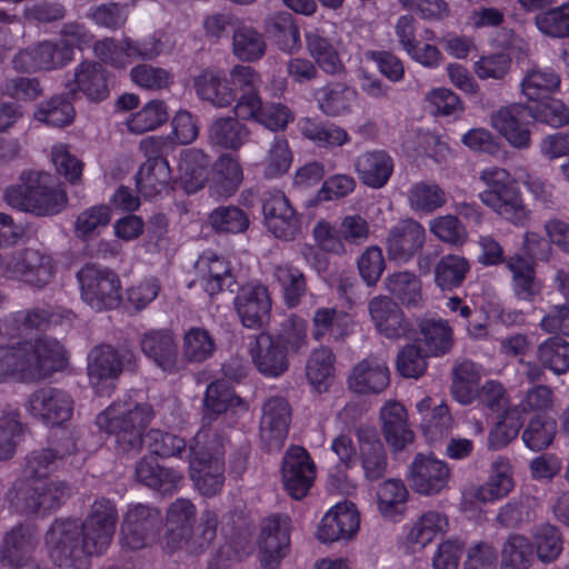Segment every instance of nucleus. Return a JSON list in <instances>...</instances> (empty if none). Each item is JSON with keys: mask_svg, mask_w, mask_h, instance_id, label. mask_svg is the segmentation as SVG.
Instances as JSON below:
<instances>
[{"mask_svg": "<svg viewBox=\"0 0 569 569\" xmlns=\"http://www.w3.org/2000/svg\"><path fill=\"white\" fill-rule=\"evenodd\" d=\"M154 415L149 402L126 395L100 412L96 423L101 431L116 437L118 450L123 453H137L146 442L151 455L160 458H181L186 452L183 438L159 429H151L143 438V431Z\"/></svg>", "mask_w": 569, "mask_h": 569, "instance_id": "f257e3e1", "label": "nucleus"}, {"mask_svg": "<svg viewBox=\"0 0 569 569\" xmlns=\"http://www.w3.org/2000/svg\"><path fill=\"white\" fill-rule=\"evenodd\" d=\"M529 107L511 103L499 108L490 116V124L516 149L525 150L531 146V132L528 128Z\"/></svg>", "mask_w": 569, "mask_h": 569, "instance_id": "b1692460", "label": "nucleus"}, {"mask_svg": "<svg viewBox=\"0 0 569 569\" xmlns=\"http://www.w3.org/2000/svg\"><path fill=\"white\" fill-rule=\"evenodd\" d=\"M299 129L305 138L320 148L341 147L350 139L343 128L318 118H302L299 121Z\"/></svg>", "mask_w": 569, "mask_h": 569, "instance_id": "09e8293b", "label": "nucleus"}, {"mask_svg": "<svg viewBox=\"0 0 569 569\" xmlns=\"http://www.w3.org/2000/svg\"><path fill=\"white\" fill-rule=\"evenodd\" d=\"M291 409L288 401L282 397H270L262 407L260 419V440L268 452H277L284 446Z\"/></svg>", "mask_w": 569, "mask_h": 569, "instance_id": "412c9836", "label": "nucleus"}, {"mask_svg": "<svg viewBox=\"0 0 569 569\" xmlns=\"http://www.w3.org/2000/svg\"><path fill=\"white\" fill-rule=\"evenodd\" d=\"M267 50L264 37L256 28L246 24L234 27L232 34V53L240 61L260 60Z\"/></svg>", "mask_w": 569, "mask_h": 569, "instance_id": "603ef678", "label": "nucleus"}, {"mask_svg": "<svg viewBox=\"0 0 569 569\" xmlns=\"http://www.w3.org/2000/svg\"><path fill=\"white\" fill-rule=\"evenodd\" d=\"M316 478V465L309 452L299 446L290 447L282 459V480L286 491L296 500L307 496Z\"/></svg>", "mask_w": 569, "mask_h": 569, "instance_id": "aec40b11", "label": "nucleus"}, {"mask_svg": "<svg viewBox=\"0 0 569 569\" xmlns=\"http://www.w3.org/2000/svg\"><path fill=\"white\" fill-rule=\"evenodd\" d=\"M26 409L34 419L44 425L60 426L71 418L73 400L62 389L43 387L30 393Z\"/></svg>", "mask_w": 569, "mask_h": 569, "instance_id": "dca6fc26", "label": "nucleus"}, {"mask_svg": "<svg viewBox=\"0 0 569 569\" xmlns=\"http://www.w3.org/2000/svg\"><path fill=\"white\" fill-rule=\"evenodd\" d=\"M306 47L315 64L328 76H340L346 72L342 59L321 28L309 30L305 34Z\"/></svg>", "mask_w": 569, "mask_h": 569, "instance_id": "c9c22d12", "label": "nucleus"}, {"mask_svg": "<svg viewBox=\"0 0 569 569\" xmlns=\"http://www.w3.org/2000/svg\"><path fill=\"white\" fill-rule=\"evenodd\" d=\"M513 487L507 461L498 460L492 465V472L488 480L479 486L473 497L481 502H490L507 496Z\"/></svg>", "mask_w": 569, "mask_h": 569, "instance_id": "13d9d810", "label": "nucleus"}, {"mask_svg": "<svg viewBox=\"0 0 569 569\" xmlns=\"http://www.w3.org/2000/svg\"><path fill=\"white\" fill-rule=\"evenodd\" d=\"M319 110L328 117H340L352 111L357 91L345 82H329L315 93Z\"/></svg>", "mask_w": 569, "mask_h": 569, "instance_id": "79ce46f5", "label": "nucleus"}, {"mask_svg": "<svg viewBox=\"0 0 569 569\" xmlns=\"http://www.w3.org/2000/svg\"><path fill=\"white\" fill-rule=\"evenodd\" d=\"M4 273L10 279L40 290L53 280L56 264L51 256L28 248L23 252L12 256L7 261Z\"/></svg>", "mask_w": 569, "mask_h": 569, "instance_id": "4468645a", "label": "nucleus"}, {"mask_svg": "<svg viewBox=\"0 0 569 569\" xmlns=\"http://www.w3.org/2000/svg\"><path fill=\"white\" fill-rule=\"evenodd\" d=\"M20 378L27 382L44 380L67 365L66 350L54 338L39 337L33 341L18 343Z\"/></svg>", "mask_w": 569, "mask_h": 569, "instance_id": "39448f33", "label": "nucleus"}, {"mask_svg": "<svg viewBox=\"0 0 569 569\" xmlns=\"http://www.w3.org/2000/svg\"><path fill=\"white\" fill-rule=\"evenodd\" d=\"M207 156L199 149L186 151L178 164L180 184L187 193L202 189L206 181Z\"/></svg>", "mask_w": 569, "mask_h": 569, "instance_id": "5fc2aeb1", "label": "nucleus"}, {"mask_svg": "<svg viewBox=\"0 0 569 569\" xmlns=\"http://www.w3.org/2000/svg\"><path fill=\"white\" fill-rule=\"evenodd\" d=\"M479 180L486 186L479 193L482 204L515 226L526 223L528 211L521 192L507 169L487 167L480 171Z\"/></svg>", "mask_w": 569, "mask_h": 569, "instance_id": "7ed1b4c3", "label": "nucleus"}, {"mask_svg": "<svg viewBox=\"0 0 569 569\" xmlns=\"http://www.w3.org/2000/svg\"><path fill=\"white\" fill-rule=\"evenodd\" d=\"M312 336L316 340H321L326 333H336L338 337L348 335L352 326L351 317L336 308H318L312 318Z\"/></svg>", "mask_w": 569, "mask_h": 569, "instance_id": "0e129e2a", "label": "nucleus"}, {"mask_svg": "<svg viewBox=\"0 0 569 569\" xmlns=\"http://www.w3.org/2000/svg\"><path fill=\"white\" fill-rule=\"evenodd\" d=\"M208 222L217 233H243L250 226L249 216L237 206H219L208 217Z\"/></svg>", "mask_w": 569, "mask_h": 569, "instance_id": "bf43d9fd", "label": "nucleus"}, {"mask_svg": "<svg viewBox=\"0 0 569 569\" xmlns=\"http://www.w3.org/2000/svg\"><path fill=\"white\" fill-rule=\"evenodd\" d=\"M167 106L161 100H151L126 121L130 132L142 134L162 126L168 120Z\"/></svg>", "mask_w": 569, "mask_h": 569, "instance_id": "774afa93", "label": "nucleus"}, {"mask_svg": "<svg viewBox=\"0 0 569 569\" xmlns=\"http://www.w3.org/2000/svg\"><path fill=\"white\" fill-rule=\"evenodd\" d=\"M192 82L198 98L216 108L229 107L236 100V90L224 73L217 69H203Z\"/></svg>", "mask_w": 569, "mask_h": 569, "instance_id": "f704fd0d", "label": "nucleus"}, {"mask_svg": "<svg viewBox=\"0 0 569 569\" xmlns=\"http://www.w3.org/2000/svg\"><path fill=\"white\" fill-rule=\"evenodd\" d=\"M532 546L537 558L543 563L556 561L563 550V541L560 530L552 525L545 523L532 531Z\"/></svg>", "mask_w": 569, "mask_h": 569, "instance_id": "69168bd1", "label": "nucleus"}, {"mask_svg": "<svg viewBox=\"0 0 569 569\" xmlns=\"http://www.w3.org/2000/svg\"><path fill=\"white\" fill-rule=\"evenodd\" d=\"M196 506L187 498H177L171 502L167 510L166 548L191 528L196 520Z\"/></svg>", "mask_w": 569, "mask_h": 569, "instance_id": "4d7b16f0", "label": "nucleus"}, {"mask_svg": "<svg viewBox=\"0 0 569 569\" xmlns=\"http://www.w3.org/2000/svg\"><path fill=\"white\" fill-rule=\"evenodd\" d=\"M212 146L238 151L250 137L249 128L234 117L216 119L208 129Z\"/></svg>", "mask_w": 569, "mask_h": 569, "instance_id": "a18cd8bd", "label": "nucleus"}, {"mask_svg": "<svg viewBox=\"0 0 569 569\" xmlns=\"http://www.w3.org/2000/svg\"><path fill=\"white\" fill-rule=\"evenodd\" d=\"M71 62V51L58 42L44 40L20 50L12 59L14 70L20 72L51 71Z\"/></svg>", "mask_w": 569, "mask_h": 569, "instance_id": "6ab92c4d", "label": "nucleus"}, {"mask_svg": "<svg viewBox=\"0 0 569 569\" xmlns=\"http://www.w3.org/2000/svg\"><path fill=\"white\" fill-rule=\"evenodd\" d=\"M263 28L269 39L286 53H293L301 47L300 31L292 13L279 10L269 13Z\"/></svg>", "mask_w": 569, "mask_h": 569, "instance_id": "58836bf2", "label": "nucleus"}, {"mask_svg": "<svg viewBox=\"0 0 569 569\" xmlns=\"http://www.w3.org/2000/svg\"><path fill=\"white\" fill-rule=\"evenodd\" d=\"M448 529L449 520L443 512L428 510L407 528L405 546L411 552L420 551Z\"/></svg>", "mask_w": 569, "mask_h": 569, "instance_id": "2f4dec72", "label": "nucleus"}, {"mask_svg": "<svg viewBox=\"0 0 569 569\" xmlns=\"http://www.w3.org/2000/svg\"><path fill=\"white\" fill-rule=\"evenodd\" d=\"M242 405L227 382L217 380L208 385L203 398L202 421L216 422L220 415L227 412L231 407Z\"/></svg>", "mask_w": 569, "mask_h": 569, "instance_id": "3c124183", "label": "nucleus"}, {"mask_svg": "<svg viewBox=\"0 0 569 569\" xmlns=\"http://www.w3.org/2000/svg\"><path fill=\"white\" fill-rule=\"evenodd\" d=\"M470 271L469 261L459 254H445L435 264V283L442 291L459 288Z\"/></svg>", "mask_w": 569, "mask_h": 569, "instance_id": "6e6d98bb", "label": "nucleus"}, {"mask_svg": "<svg viewBox=\"0 0 569 569\" xmlns=\"http://www.w3.org/2000/svg\"><path fill=\"white\" fill-rule=\"evenodd\" d=\"M272 274L280 287L283 303L290 309L299 306L308 292L303 271L291 262H282L274 266Z\"/></svg>", "mask_w": 569, "mask_h": 569, "instance_id": "c03bdc74", "label": "nucleus"}, {"mask_svg": "<svg viewBox=\"0 0 569 569\" xmlns=\"http://www.w3.org/2000/svg\"><path fill=\"white\" fill-rule=\"evenodd\" d=\"M37 546L34 528L19 523L8 531L1 547V565H30L31 555Z\"/></svg>", "mask_w": 569, "mask_h": 569, "instance_id": "e433bc0d", "label": "nucleus"}, {"mask_svg": "<svg viewBox=\"0 0 569 569\" xmlns=\"http://www.w3.org/2000/svg\"><path fill=\"white\" fill-rule=\"evenodd\" d=\"M168 142L163 138L149 137L140 142V148L147 156L137 174L136 184L146 198H152L166 189L171 180V170L163 157Z\"/></svg>", "mask_w": 569, "mask_h": 569, "instance_id": "9b49d317", "label": "nucleus"}, {"mask_svg": "<svg viewBox=\"0 0 569 569\" xmlns=\"http://www.w3.org/2000/svg\"><path fill=\"white\" fill-rule=\"evenodd\" d=\"M136 359L133 350L127 346L113 347L101 343L88 353L87 371L89 381L97 395L109 397L116 388V381L126 366Z\"/></svg>", "mask_w": 569, "mask_h": 569, "instance_id": "423d86ee", "label": "nucleus"}, {"mask_svg": "<svg viewBox=\"0 0 569 569\" xmlns=\"http://www.w3.org/2000/svg\"><path fill=\"white\" fill-rule=\"evenodd\" d=\"M383 288L406 308H419L423 303L422 282L413 271L389 273L383 279Z\"/></svg>", "mask_w": 569, "mask_h": 569, "instance_id": "a19ab883", "label": "nucleus"}, {"mask_svg": "<svg viewBox=\"0 0 569 569\" xmlns=\"http://www.w3.org/2000/svg\"><path fill=\"white\" fill-rule=\"evenodd\" d=\"M382 432L393 451L402 450L413 441V432L408 426L407 411L399 402H388L380 410Z\"/></svg>", "mask_w": 569, "mask_h": 569, "instance_id": "ea45409f", "label": "nucleus"}, {"mask_svg": "<svg viewBox=\"0 0 569 569\" xmlns=\"http://www.w3.org/2000/svg\"><path fill=\"white\" fill-rule=\"evenodd\" d=\"M560 86V77L551 68H529L520 83L522 93L530 101L548 98Z\"/></svg>", "mask_w": 569, "mask_h": 569, "instance_id": "864d4df0", "label": "nucleus"}, {"mask_svg": "<svg viewBox=\"0 0 569 569\" xmlns=\"http://www.w3.org/2000/svg\"><path fill=\"white\" fill-rule=\"evenodd\" d=\"M214 350L216 342L208 330L192 327L186 331L182 341V353L186 361L204 362L212 357Z\"/></svg>", "mask_w": 569, "mask_h": 569, "instance_id": "338daca9", "label": "nucleus"}, {"mask_svg": "<svg viewBox=\"0 0 569 569\" xmlns=\"http://www.w3.org/2000/svg\"><path fill=\"white\" fill-rule=\"evenodd\" d=\"M230 443L228 430L222 422L202 421V426L189 447V458L224 460L226 447Z\"/></svg>", "mask_w": 569, "mask_h": 569, "instance_id": "473e14b6", "label": "nucleus"}, {"mask_svg": "<svg viewBox=\"0 0 569 569\" xmlns=\"http://www.w3.org/2000/svg\"><path fill=\"white\" fill-rule=\"evenodd\" d=\"M46 545L54 565L71 569H88L89 555L84 548L79 519H56L46 532Z\"/></svg>", "mask_w": 569, "mask_h": 569, "instance_id": "20e7f679", "label": "nucleus"}, {"mask_svg": "<svg viewBox=\"0 0 569 569\" xmlns=\"http://www.w3.org/2000/svg\"><path fill=\"white\" fill-rule=\"evenodd\" d=\"M190 478L201 496L218 495L224 483V460L189 458Z\"/></svg>", "mask_w": 569, "mask_h": 569, "instance_id": "37998d69", "label": "nucleus"}, {"mask_svg": "<svg viewBox=\"0 0 569 569\" xmlns=\"http://www.w3.org/2000/svg\"><path fill=\"white\" fill-rule=\"evenodd\" d=\"M118 519V509L113 500L100 497L91 503L83 521L80 520L89 558L101 556L108 550L114 537Z\"/></svg>", "mask_w": 569, "mask_h": 569, "instance_id": "1a4fd4ad", "label": "nucleus"}, {"mask_svg": "<svg viewBox=\"0 0 569 569\" xmlns=\"http://www.w3.org/2000/svg\"><path fill=\"white\" fill-rule=\"evenodd\" d=\"M72 97L83 94L91 102H100L109 97L107 71L101 63L92 60L80 62L67 82Z\"/></svg>", "mask_w": 569, "mask_h": 569, "instance_id": "a878e982", "label": "nucleus"}, {"mask_svg": "<svg viewBox=\"0 0 569 569\" xmlns=\"http://www.w3.org/2000/svg\"><path fill=\"white\" fill-rule=\"evenodd\" d=\"M537 358L542 368L560 376L569 370V342L561 337H550L537 348Z\"/></svg>", "mask_w": 569, "mask_h": 569, "instance_id": "e2e57ef3", "label": "nucleus"}, {"mask_svg": "<svg viewBox=\"0 0 569 569\" xmlns=\"http://www.w3.org/2000/svg\"><path fill=\"white\" fill-rule=\"evenodd\" d=\"M355 171L359 180L367 187L380 189L385 187L393 172V159L386 150H370L355 159Z\"/></svg>", "mask_w": 569, "mask_h": 569, "instance_id": "72a5a7b5", "label": "nucleus"}, {"mask_svg": "<svg viewBox=\"0 0 569 569\" xmlns=\"http://www.w3.org/2000/svg\"><path fill=\"white\" fill-rule=\"evenodd\" d=\"M336 357L330 348L315 349L306 366L307 379L317 390H327L333 377Z\"/></svg>", "mask_w": 569, "mask_h": 569, "instance_id": "680f3d73", "label": "nucleus"}, {"mask_svg": "<svg viewBox=\"0 0 569 569\" xmlns=\"http://www.w3.org/2000/svg\"><path fill=\"white\" fill-rule=\"evenodd\" d=\"M261 202L264 226L270 233L286 242L295 241L301 236V216L282 191H264Z\"/></svg>", "mask_w": 569, "mask_h": 569, "instance_id": "f8f14e48", "label": "nucleus"}, {"mask_svg": "<svg viewBox=\"0 0 569 569\" xmlns=\"http://www.w3.org/2000/svg\"><path fill=\"white\" fill-rule=\"evenodd\" d=\"M6 202L13 209L38 217L54 216L67 206V193L52 182L51 176L42 171H23L20 183L4 191Z\"/></svg>", "mask_w": 569, "mask_h": 569, "instance_id": "f03ea898", "label": "nucleus"}, {"mask_svg": "<svg viewBox=\"0 0 569 569\" xmlns=\"http://www.w3.org/2000/svg\"><path fill=\"white\" fill-rule=\"evenodd\" d=\"M291 520L289 516L276 513L263 519L259 537L261 566L276 569L290 548Z\"/></svg>", "mask_w": 569, "mask_h": 569, "instance_id": "2eb2a0df", "label": "nucleus"}, {"mask_svg": "<svg viewBox=\"0 0 569 569\" xmlns=\"http://www.w3.org/2000/svg\"><path fill=\"white\" fill-rule=\"evenodd\" d=\"M74 452L76 443L71 438L54 447L36 449L24 459V476L29 481L50 479L49 475L57 471L66 457Z\"/></svg>", "mask_w": 569, "mask_h": 569, "instance_id": "cd10ccee", "label": "nucleus"}, {"mask_svg": "<svg viewBox=\"0 0 569 569\" xmlns=\"http://www.w3.org/2000/svg\"><path fill=\"white\" fill-rule=\"evenodd\" d=\"M233 306L241 323L249 329H260L270 320L271 298L266 286L247 283L233 299Z\"/></svg>", "mask_w": 569, "mask_h": 569, "instance_id": "5701e85b", "label": "nucleus"}, {"mask_svg": "<svg viewBox=\"0 0 569 569\" xmlns=\"http://www.w3.org/2000/svg\"><path fill=\"white\" fill-rule=\"evenodd\" d=\"M360 516L352 502L345 501L333 506L321 519L318 538L322 542L350 540L358 532Z\"/></svg>", "mask_w": 569, "mask_h": 569, "instance_id": "393cba45", "label": "nucleus"}, {"mask_svg": "<svg viewBox=\"0 0 569 569\" xmlns=\"http://www.w3.org/2000/svg\"><path fill=\"white\" fill-rule=\"evenodd\" d=\"M162 526L161 510L148 503L130 505L123 515L120 541L123 548L139 550L151 545Z\"/></svg>", "mask_w": 569, "mask_h": 569, "instance_id": "9d476101", "label": "nucleus"}, {"mask_svg": "<svg viewBox=\"0 0 569 569\" xmlns=\"http://www.w3.org/2000/svg\"><path fill=\"white\" fill-rule=\"evenodd\" d=\"M194 270L200 286L209 296L218 295L224 288L230 289L234 283L229 262L211 250L199 256Z\"/></svg>", "mask_w": 569, "mask_h": 569, "instance_id": "c85d7f7f", "label": "nucleus"}, {"mask_svg": "<svg viewBox=\"0 0 569 569\" xmlns=\"http://www.w3.org/2000/svg\"><path fill=\"white\" fill-rule=\"evenodd\" d=\"M77 280L81 300L92 310L100 312L120 306V279L111 269L87 263L77 272Z\"/></svg>", "mask_w": 569, "mask_h": 569, "instance_id": "0eeeda50", "label": "nucleus"}, {"mask_svg": "<svg viewBox=\"0 0 569 569\" xmlns=\"http://www.w3.org/2000/svg\"><path fill=\"white\" fill-rule=\"evenodd\" d=\"M426 229L412 218L401 219L387 232L385 248L389 261L408 263L426 243Z\"/></svg>", "mask_w": 569, "mask_h": 569, "instance_id": "a211bd4d", "label": "nucleus"}, {"mask_svg": "<svg viewBox=\"0 0 569 569\" xmlns=\"http://www.w3.org/2000/svg\"><path fill=\"white\" fill-rule=\"evenodd\" d=\"M421 341L428 356L440 357L449 353L453 346V330L441 318L423 319L419 323Z\"/></svg>", "mask_w": 569, "mask_h": 569, "instance_id": "49530a36", "label": "nucleus"}, {"mask_svg": "<svg viewBox=\"0 0 569 569\" xmlns=\"http://www.w3.org/2000/svg\"><path fill=\"white\" fill-rule=\"evenodd\" d=\"M71 495L66 480L43 479L29 481L21 491L20 510L26 516L46 517L58 510Z\"/></svg>", "mask_w": 569, "mask_h": 569, "instance_id": "ddd939ff", "label": "nucleus"}, {"mask_svg": "<svg viewBox=\"0 0 569 569\" xmlns=\"http://www.w3.org/2000/svg\"><path fill=\"white\" fill-rule=\"evenodd\" d=\"M480 371L478 366L466 358H458L452 368L451 395L462 403L469 405L476 397Z\"/></svg>", "mask_w": 569, "mask_h": 569, "instance_id": "8fccbe9b", "label": "nucleus"}, {"mask_svg": "<svg viewBox=\"0 0 569 569\" xmlns=\"http://www.w3.org/2000/svg\"><path fill=\"white\" fill-rule=\"evenodd\" d=\"M390 382L389 369L382 359L370 356L359 361L348 378L349 388L357 393H380Z\"/></svg>", "mask_w": 569, "mask_h": 569, "instance_id": "c756f323", "label": "nucleus"}, {"mask_svg": "<svg viewBox=\"0 0 569 569\" xmlns=\"http://www.w3.org/2000/svg\"><path fill=\"white\" fill-rule=\"evenodd\" d=\"M361 465L365 476L370 481L385 477L388 461L382 442L372 432H358Z\"/></svg>", "mask_w": 569, "mask_h": 569, "instance_id": "de8ad7c7", "label": "nucleus"}, {"mask_svg": "<svg viewBox=\"0 0 569 569\" xmlns=\"http://www.w3.org/2000/svg\"><path fill=\"white\" fill-rule=\"evenodd\" d=\"M450 468L432 453H418L408 468V482L411 489L422 496H436L448 487Z\"/></svg>", "mask_w": 569, "mask_h": 569, "instance_id": "f3484780", "label": "nucleus"}, {"mask_svg": "<svg viewBox=\"0 0 569 569\" xmlns=\"http://www.w3.org/2000/svg\"><path fill=\"white\" fill-rule=\"evenodd\" d=\"M140 349L144 357L166 373H177L182 359L174 333L169 329H151L141 335Z\"/></svg>", "mask_w": 569, "mask_h": 569, "instance_id": "4be33fe9", "label": "nucleus"}, {"mask_svg": "<svg viewBox=\"0 0 569 569\" xmlns=\"http://www.w3.org/2000/svg\"><path fill=\"white\" fill-rule=\"evenodd\" d=\"M533 562V546L529 538L510 535L501 548L500 569H529Z\"/></svg>", "mask_w": 569, "mask_h": 569, "instance_id": "052dcab7", "label": "nucleus"}, {"mask_svg": "<svg viewBox=\"0 0 569 569\" xmlns=\"http://www.w3.org/2000/svg\"><path fill=\"white\" fill-rule=\"evenodd\" d=\"M250 352L257 370L266 377H280L288 370V353L270 333H260Z\"/></svg>", "mask_w": 569, "mask_h": 569, "instance_id": "7c9ffc66", "label": "nucleus"}, {"mask_svg": "<svg viewBox=\"0 0 569 569\" xmlns=\"http://www.w3.org/2000/svg\"><path fill=\"white\" fill-rule=\"evenodd\" d=\"M218 515L212 510H204L196 528H191L176 539L166 549L173 552L183 549L189 553L199 555L206 551L217 536Z\"/></svg>", "mask_w": 569, "mask_h": 569, "instance_id": "4c0bfd02", "label": "nucleus"}, {"mask_svg": "<svg viewBox=\"0 0 569 569\" xmlns=\"http://www.w3.org/2000/svg\"><path fill=\"white\" fill-rule=\"evenodd\" d=\"M368 311L376 329L388 339H400L410 332V323L392 298L376 296L368 302Z\"/></svg>", "mask_w": 569, "mask_h": 569, "instance_id": "bb28decb", "label": "nucleus"}, {"mask_svg": "<svg viewBox=\"0 0 569 569\" xmlns=\"http://www.w3.org/2000/svg\"><path fill=\"white\" fill-rule=\"evenodd\" d=\"M93 51L103 62L124 69L133 61L157 59L163 51V42L156 34L143 39L123 37L119 42L113 38H104L94 43Z\"/></svg>", "mask_w": 569, "mask_h": 569, "instance_id": "6e6552de", "label": "nucleus"}]
</instances>
